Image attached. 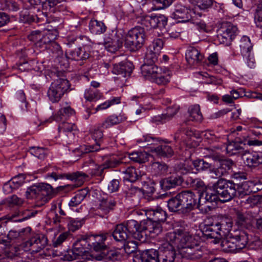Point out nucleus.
Here are the masks:
<instances>
[{
	"instance_id": "1",
	"label": "nucleus",
	"mask_w": 262,
	"mask_h": 262,
	"mask_svg": "<svg viewBox=\"0 0 262 262\" xmlns=\"http://www.w3.org/2000/svg\"><path fill=\"white\" fill-rule=\"evenodd\" d=\"M211 188L212 192H209L207 189L200 192L197 205L199 210L205 212L211 211L213 203L216 204L219 200L223 202L231 201L235 192L233 183L224 178H220L213 183Z\"/></svg>"
},
{
	"instance_id": "2",
	"label": "nucleus",
	"mask_w": 262,
	"mask_h": 262,
	"mask_svg": "<svg viewBox=\"0 0 262 262\" xmlns=\"http://www.w3.org/2000/svg\"><path fill=\"white\" fill-rule=\"evenodd\" d=\"M167 237L171 242L181 250L200 243L199 237L182 229L167 233Z\"/></svg>"
},
{
	"instance_id": "3",
	"label": "nucleus",
	"mask_w": 262,
	"mask_h": 262,
	"mask_svg": "<svg viewBox=\"0 0 262 262\" xmlns=\"http://www.w3.org/2000/svg\"><path fill=\"white\" fill-rule=\"evenodd\" d=\"M147 37V32L143 27H135L126 35L124 39V46L131 52L137 51L143 46Z\"/></svg>"
},
{
	"instance_id": "4",
	"label": "nucleus",
	"mask_w": 262,
	"mask_h": 262,
	"mask_svg": "<svg viewBox=\"0 0 262 262\" xmlns=\"http://www.w3.org/2000/svg\"><path fill=\"white\" fill-rule=\"evenodd\" d=\"M57 27H54L52 30H48L41 34L39 31H33L29 36V39L34 42V46L36 49L40 51L48 50L52 41L55 40L58 35Z\"/></svg>"
},
{
	"instance_id": "5",
	"label": "nucleus",
	"mask_w": 262,
	"mask_h": 262,
	"mask_svg": "<svg viewBox=\"0 0 262 262\" xmlns=\"http://www.w3.org/2000/svg\"><path fill=\"white\" fill-rule=\"evenodd\" d=\"M52 186L47 183H37L29 187L26 192L28 198H34L37 200L46 202L55 195Z\"/></svg>"
},
{
	"instance_id": "6",
	"label": "nucleus",
	"mask_w": 262,
	"mask_h": 262,
	"mask_svg": "<svg viewBox=\"0 0 262 262\" xmlns=\"http://www.w3.org/2000/svg\"><path fill=\"white\" fill-rule=\"evenodd\" d=\"M70 88V82L67 79L58 78L51 83L48 96L52 102H58Z\"/></svg>"
},
{
	"instance_id": "7",
	"label": "nucleus",
	"mask_w": 262,
	"mask_h": 262,
	"mask_svg": "<svg viewBox=\"0 0 262 262\" xmlns=\"http://www.w3.org/2000/svg\"><path fill=\"white\" fill-rule=\"evenodd\" d=\"M141 229L144 233V240H146L147 236L155 237L158 235L162 231V227L160 223L155 222L150 220V217L147 216L146 220L141 221Z\"/></svg>"
},
{
	"instance_id": "8",
	"label": "nucleus",
	"mask_w": 262,
	"mask_h": 262,
	"mask_svg": "<svg viewBox=\"0 0 262 262\" xmlns=\"http://www.w3.org/2000/svg\"><path fill=\"white\" fill-rule=\"evenodd\" d=\"M181 199L183 212H188L195 207L197 208L198 196L190 190L183 191L179 193Z\"/></svg>"
},
{
	"instance_id": "9",
	"label": "nucleus",
	"mask_w": 262,
	"mask_h": 262,
	"mask_svg": "<svg viewBox=\"0 0 262 262\" xmlns=\"http://www.w3.org/2000/svg\"><path fill=\"white\" fill-rule=\"evenodd\" d=\"M88 176L83 172L76 171L71 173H61L58 172H52L47 175V178H51L54 181L62 179H69L72 181L78 182L79 185L82 184Z\"/></svg>"
},
{
	"instance_id": "10",
	"label": "nucleus",
	"mask_w": 262,
	"mask_h": 262,
	"mask_svg": "<svg viewBox=\"0 0 262 262\" xmlns=\"http://www.w3.org/2000/svg\"><path fill=\"white\" fill-rule=\"evenodd\" d=\"M237 32V28L232 24L229 22H223L217 30L218 36L225 41L229 42L231 41L235 37ZM225 42V40H223Z\"/></svg>"
},
{
	"instance_id": "11",
	"label": "nucleus",
	"mask_w": 262,
	"mask_h": 262,
	"mask_svg": "<svg viewBox=\"0 0 262 262\" xmlns=\"http://www.w3.org/2000/svg\"><path fill=\"white\" fill-rule=\"evenodd\" d=\"M89 250V242H88L87 236L82 237L78 238L74 243L73 246L72 252L73 256L69 255L67 257L68 260H72L76 259L77 256L82 255L83 254L88 252Z\"/></svg>"
},
{
	"instance_id": "12",
	"label": "nucleus",
	"mask_w": 262,
	"mask_h": 262,
	"mask_svg": "<svg viewBox=\"0 0 262 262\" xmlns=\"http://www.w3.org/2000/svg\"><path fill=\"white\" fill-rule=\"evenodd\" d=\"M129 234L136 239L144 242V233L141 229V221L139 223L134 220L127 221L123 223Z\"/></svg>"
},
{
	"instance_id": "13",
	"label": "nucleus",
	"mask_w": 262,
	"mask_h": 262,
	"mask_svg": "<svg viewBox=\"0 0 262 262\" xmlns=\"http://www.w3.org/2000/svg\"><path fill=\"white\" fill-rule=\"evenodd\" d=\"M123 41L124 39L121 34H119L113 31L105 39L104 45L108 51L114 52L122 47Z\"/></svg>"
},
{
	"instance_id": "14",
	"label": "nucleus",
	"mask_w": 262,
	"mask_h": 262,
	"mask_svg": "<svg viewBox=\"0 0 262 262\" xmlns=\"http://www.w3.org/2000/svg\"><path fill=\"white\" fill-rule=\"evenodd\" d=\"M103 137V132L99 129H95L92 134V138L94 139L96 144L93 145L81 146L79 149H75L74 151L81 154H86L88 152H93L99 151L100 149V141Z\"/></svg>"
},
{
	"instance_id": "15",
	"label": "nucleus",
	"mask_w": 262,
	"mask_h": 262,
	"mask_svg": "<svg viewBox=\"0 0 262 262\" xmlns=\"http://www.w3.org/2000/svg\"><path fill=\"white\" fill-rule=\"evenodd\" d=\"M89 47L84 46L74 50L69 49L66 51V56L72 60H83L90 57Z\"/></svg>"
},
{
	"instance_id": "16",
	"label": "nucleus",
	"mask_w": 262,
	"mask_h": 262,
	"mask_svg": "<svg viewBox=\"0 0 262 262\" xmlns=\"http://www.w3.org/2000/svg\"><path fill=\"white\" fill-rule=\"evenodd\" d=\"M230 181L233 183L234 186L235 192L233 195V198L237 195V194H238L239 196L242 198L245 195L254 193V185L252 181H244L241 183H235L232 180H230Z\"/></svg>"
},
{
	"instance_id": "17",
	"label": "nucleus",
	"mask_w": 262,
	"mask_h": 262,
	"mask_svg": "<svg viewBox=\"0 0 262 262\" xmlns=\"http://www.w3.org/2000/svg\"><path fill=\"white\" fill-rule=\"evenodd\" d=\"M133 69V64L131 62L125 60L118 63L113 64L112 72L122 77L129 76Z\"/></svg>"
},
{
	"instance_id": "18",
	"label": "nucleus",
	"mask_w": 262,
	"mask_h": 262,
	"mask_svg": "<svg viewBox=\"0 0 262 262\" xmlns=\"http://www.w3.org/2000/svg\"><path fill=\"white\" fill-rule=\"evenodd\" d=\"M157 250L150 249L138 251L134 257L133 262H157Z\"/></svg>"
},
{
	"instance_id": "19",
	"label": "nucleus",
	"mask_w": 262,
	"mask_h": 262,
	"mask_svg": "<svg viewBox=\"0 0 262 262\" xmlns=\"http://www.w3.org/2000/svg\"><path fill=\"white\" fill-rule=\"evenodd\" d=\"M172 15L174 19L178 20V22H188L191 18V11L185 6L178 5Z\"/></svg>"
},
{
	"instance_id": "20",
	"label": "nucleus",
	"mask_w": 262,
	"mask_h": 262,
	"mask_svg": "<svg viewBox=\"0 0 262 262\" xmlns=\"http://www.w3.org/2000/svg\"><path fill=\"white\" fill-rule=\"evenodd\" d=\"M143 24L147 27H150L151 29L163 28L167 24V19L163 15L147 16L145 18Z\"/></svg>"
},
{
	"instance_id": "21",
	"label": "nucleus",
	"mask_w": 262,
	"mask_h": 262,
	"mask_svg": "<svg viewBox=\"0 0 262 262\" xmlns=\"http://www.w3.org/2000/svg\"><path fill=\"white\" fill-rule=\"evenodd\" d=\"M230 235L238 251L245 248L249 240V234L243 230L235 232L234 234L231 233Z\"/></svg>"
},
{
	"instance_id": "22",
	"label": "nucleus",
	"mask_w": 262,
	"mask_h": 262,
	"mask_svg": "<svg viewBox=\"0 0 262 262\" xmlns=\"http://www.w3.org/2000/svg\"><path fill=\"white\" fill-rule=\"evenodd\" d=\"M216 161L219 162V165L216 168L214 167V174L216 177H219L223 176L228 170H230L235 164L232 160L224 158L222 156L220 157V160H217Z\"/></svg>"
},
{
	"instance_id": "23",
	"label": "nucleus",
	"mask_w": 262,
	"mask_h": 262,
	"mask_svg": "<svg viewBox=\"0 0 262 262\" xmlns=\"http://www.w3.org/2000/svg\"><path fill=\"white\" fill-rule=\"evenodd\" d=\"M179 175H172L170 177L162 179L160 181V186L161 189L166 191L181 186Z\"/></svg>"
},
{
	"instance_id": "24",
	"label": "nucleus",
	"mask_w": 262,
	"mask_h": 262,
	"mask_svg": "<svg viewBox=\"0 0 262 262\" xmlns=\"http://www.w3.org/2000/svg\"><path fill=\"white\" fill-rule=\"evenodd\" d=\"M211 226L208 227L205 230H202V233L207 239H213L212 242L214 244L219 243L222 239V237L216 221Z\"/></svg>"
},
{
	"instance_id": "25",
	"label": "nucleus",
	"mask_w": 262,
	"mask_h": 262,
	"mask_svg": "<svg viewBox=\"0 0 262 262\" xmlns=\"http://www.w3.org/2000/svg\"><path fill=\"white\" fill-rule=\"evenodd\" d=\"M121 172L124 180L132 183L142 179L143 176L141 174L140 171L133 166L128 167Z\"/></svg>"
},
{
	"instance_id": "26",
	"label": "nucleus",
	"mask_w": 262,
	"mask_h": 262,
	"mask_svg": "<svg viewBox=\"0 0 262 262\" xmlns=\"http://www.w3.org/2000/svg\"><path fill=\"white\" fill-rule=\"evenodd\" d=\"M33 251L39 252L48 244L47 237L42 234H33L31 236Z\"/></svg>"
},
{
	"instance_id": "27",
	"label": "nucleus",
	"mask_w": 262,
	"mask_h": 262,
	"mask_svg": "<svg viewBox=\"0 0 262 262\" xmlns=\"http://www.w3.org/2000/svg\"><path fill=\"white\" fill-rule=\"evenodd\" d=\"M141 70L144 77L154 79L159 76L162 70L156 64L143 63L141 67Z\"/></svg>"
},
{
	"instance_id": "28",
	"label": "nucleus",
	"mask_w": 262,
	"mask_h": 262,
	"mask_svg": "<svg viewBox=\"0 0 262 262\" xmlns=\"http://www.w3.org/2000/svg\"><path fill=\"white\" fill-rule=\"evenodd\" d=\"M190 161L196 173L208 171L210 173H214V166L211 163L205 161L203 159H197L190 160Z\"/></svg>"
},
{
	"instance_id": "29",
	"label": "nucleus",
	"mask_w": 262,
	"mask_h": 262,
	"mask_svg": "<svg viewBox=\"0 0 262 262\" xmlns=\"http://www.w3.org/2000/svg\"><path fill=\"white\" fill-rule=\"evenodd\" d=\"M160 249L162 250L163 257L165 262H174L176 251L173 246L168 242L163 243Z\"/></svg>"
},
{
	"instance_id": "30",
	"label": "nucleus",
	"mask_w": 262,
	"mask_h": 262,
	"mask_svg": "<svg viewBox=\"0 0 262 262\" xmlns=\"http://www.w3.org/2000/svg\"><path fill=\"white\" fill-rule=\"evenodd\" d=\"M112 235L115 240L121 243L128 239L130 236L124 223L116 225Z\"/></svg>"
},
{
	"instance_id": "31",
	"label": "nucleus",
	"mask_w": 262,
	"mask_h": 262,
	"mask_svg": "<svg viewBox=\"0 0 262 262\" xmlns=\"http://www.w3.org/2000/svg\"><path fill=\"white\" fill-rule=\"evenodd\" d=\"M64 1V0H29V2L31 4L33 5H37L41 4L43 10L54 12L57 4Z\"/></svg>"
},
{
	"instance_id": "32",
	"label": "nucleus",
	"mask_w": 262,
	"mask_h": 262,
	"mask_svg": "<svg viewBox=\"0 0 262 262\" xmlns=\"http://www.w3.org/2000/svg\"><path fill=\"white\" fill-rule=\"evenodd\" d=\"M120 258V253L116 249L107 248L97 256L98 260H118Z\"/></svg>"
},
{
	"instance_id": "33",
	"label": "nucleus",
	"mask_w": 262,
	"mask_h": 262,
	"mask_svg": "<svg viewBox=\"0 0 262 262\" xmlns=\"http://www.w3.org/2000/svg\"><path fill=\"white\" fill-rule=\"evenodd\" d=\"M116 204V201L111 197L103 198L100 201L97 210L98 212L102 211L103 215L107 214L114 210Z\"/></svg>"
},
{
	"instance_id": "34",
	"label": "nucleus",
	"mask_w": 262,
	"mask_h": 262,
	"mask_svg": "<svg viewBox=\"0 0 262 262\" xmlns=\"http://www.w3.org/2000/svg\"><path fill=\"white\" fill-rule=\"evenodd\" d=\"M203 56L195 48H191L186 53V59L190 66L199 64L202 60Z\"/></svg>"
},
{
	"instance_id": "35",
	"label": "nucleus",
	"mask_w": 262,
	"mask_h": 262,
	"mask_svg": "<svg viewBox=\"0 0 262 262\" xmlns=\"http://www.w3.org/2000/svg\"><path fill=\"white\" fill-rule=\"evenodd\" d=\"M254 219H251L247 215L238 212L236 213V224L239 227L247 229H251L253 227Z\"/></svg>"
},
{
	"instance_id": "36",
	"label": "nucleus",
	"mask_w": 262,
	"mask_h": 262,
	"mask_svg": "<svg viewBox=\"0 0 262 262\" xmlns=\"http://www.w3.org/2000/svg\"><path fill=\"white\" fill-rule=\"evenodd\" d=\"M24 18V22L28 24H31L34 21H36V23H40V25L53 23L48 21L47 12H39V13L35 16L28 15L25 16Z\"/></svg>"
},
{
	"instance_id": "37",
	"label": "nucleus",
	"mask_w": 262,
	"mask_h": 262,
	"mask_svg": "<svg viewBox=\"0 0 262 262\" xmlns=\"http://www.w3.org/2000/svg\"><path fill=\"white\" fill-rule=\"evenodd\" d=\"M221 232L222 239L229 232L232 227V222L228 218L217 217L216 221Z\"/></svg>"
},
{
	"instance_id": "38",
	"label": "nucleus",
	"mask_w": 262,
	"mask_h": 262,
	"mask_svg": "<svg viewBox=\"0 0 262 262\" xmlns=\"http://www.w3.org/2000/svg\"><path fill=\"white\" fill-rule=\"evenodd\" d=\"M146 215L150 217V220L161 224L164 222L167 217V214L161 208L156 210H149L146 212Z\"/></svg>"
},
{
	"instance_id": "39",
	"label": "nucleus",
	"mask_w": 262,
	"mask_h": 262,
	"mask_svg": "<svg viewBox=\"0 0 262 262\" xmlns=\"http://www.w3.org/2000/svg\"><path fill=\"white\" fill-rule=\"evenodd\" d=\"M182 252L186 254V256L192 259H198L202 256V251L200 249V243L196 246L188 247L182 250Z\"/></svg>"
},
{
	"instance_id": "40",
	"label": "nucleus",
	"mask_w": 262,
	"mask_h": 262,
	"mask_svg": "<svg viewBox=\"0 0 262 262\" xmlns=\"http://www.w3.org/2000/svg\"><path fill=\"white\" fill-rule=\"evenodd\" d=\"M89 192L88 188H85L78 190L74 196L70 200L69 205L70 207H76L84 199Z\"/></svg>"
},
{
	"instance_id": "41",
	"label": "nucleus",
	"mask_w": 262,
	"mask_h": 262,
	"mask_svg": "<svg viewBox=\"0 0 262 262\" xmlns=\"http://www.w3.org/2000/svg\"><path fill=\"white\" fill-rule=\"evenodd\" d=\"M246 162L249 167H256L262 164V152H254L248 155Z\"/></svg>"
},
{
	"instance_id": "42",
	"label": "nucleus",
	"mask_w": 262,
	"mask_h": 262,
	"mask_svg": "<svg viewBox=\"0 0 262 262\" xmlns=\"http://www.w3.org/2000/svg\"><path fill=\"white\" fill-rule=\"evenodd\" d=\"M154 151L158 156L163 158L171 157L174 154L171 147L167 144H162L154 148Z\"/></svg>"
},
{
	"instance_id": "43",
	"label": "nucleus",
	"mask_w": 262,
	"mask_h": 262,
	"mask_svg": "<svg viewBox=\"0 0 262 262\" xmlns=\"http://www.w3.org/2000/svg\"><path fill=\"white\" fill-rule=\"evenodd\" d=\"M167 202L169 211L174 212L181 211L183 212V208L179 193L175 196L171 198Z\"/></svg>"
},
{
	"instance_id": "44",
	"label": "nucleus",
	"mask_w": 262,
	"mask_h": 262,
	"mask_svg": "<svg viewBox=\"0 0 262 262\" xmlns=\"http://www.w3.org/2000/svg\"><path fill=\"white\" fill-rule=\"evenodd\" d=\"M89 29L92 33L100 34L106 31V27L103 22L91 20L89 23Z\"/></svg>"
},
{
	"instance_id": "45",
	"label": "nucleus",
	"mask_w": 262,
	"mask_h": 262,
	"mask_svg": "<svg viewBox=\"0 0 262 262\" xmlns=\"http://www.w3.org/2000/svg\"><path fill=\"white\" fill-rule=\"evenodd\" d=\"M229 234L227 237L222 239L221 246L222 250L226 252H237L238 251L234 243Z\"/></svg>"
},
{
	"instance_id": "46",
	"label": "nucleus",
	"mask_w": 262,
	"mask_h": 262,
	"mask_svg": "<svg viewBox=\"0 0 262 262\" xmlns=\"http://www.w3.org/2000/svg\"><path fill=\"white\" fill-rule=\"evenodd\" d=\"M31 228L30 227L23 228L18 231L15 230H11L7 235L6 237L11 242L18 237H22L24 235H28V234L31 233Z\"/></svg>"
},
{
	"instance_id": "47",
	"label": "nucleus",
	"mask_w": 262,
	"mask_h": 262,
	"mask_svg": "<svg viewBox=\"0 0 262 262\" xmlns=\"http://www.w3.org/2000/svg\"><path fill=\"white\" fill-rule=\"evenodd\" d=\"M152 172L155 176H162L166 173L168 166L164 162H155L151 164Z\"/></svg>"
},
{
	"instance_id": "48",
	"label": "nucleus",
	"mask_w": 262,
	"mask_h": 262,
	"mask_svg": "<svg viewBox=\"0 0 262 262\" xmlns=\"http://www.w3.org/2000/svg\"><path fill=\"white\" fill-rule=\"evenodd\" d=\"M123 121L121 116L112 115L108 117L102 124L100 127L103 128H109L113 125L120 123Z\"/></svg>"
},
{
	"instance_id": "49",
	"label": "nucleus",
	"mask_w": 262,
	"mask_h": 262,
	"mask_svg": "<svg viewBox=\"0 0 262 262\" xmlns=\"http://www.w3.org/2000/svg\"><path fill=\"white\" fill-rule=\"evenodd\" d=\"M188 112L189 113L191 120L197 122H201L203 119V115L200 111V107L199 105H194L189 108Z\"/></svg>"
},
{
	"instance_id": "50",
	"label": "nucleus",
	"mask_w": 262,
	"mask_h": 262,
	"mask_svg": "<svg viewBox=\"0 0 262 262\" xmlns=\"http://www.w3.org/2000/svg\"><path fill=\"white\" fill-rule=\"evenodd\" d=\"M124 250L126 253L129 254L136 252V255L138 254L137 251L138 244L134 241H130L128 239L122 242Z\"/></svg>"
},
{
	"instance_id": "51",
	"label": "nucleus",
	"mask_w": 262,
	"mask_h": 262,
	"mask_svg": "<svg viewBox=\"0 0 262 262\" xmlns=\"http://www.w3.org/2000/svg\"><path fill=\"white\" fill-rule=\"evenodd\" d=\"M84 96L86 100L92 101L100 99L102 97V94L98 90L90 88L86 90Z\"/></svg>"
},
{
	"instance_id": "52",
	"label": "nucleus",
	"mask_w": 262,
	"mask_h": 262,
	"mask_svg": "<svg viewBox=\"0 0 262 262\" xmlns=\"http://www.w3.org/2000/svg\"><path fill=\"white\" fill-rule=\"evenodd\" d=\"M159 55L160 54L150 49L146 53L144 63L155 64L158 61V57Z\"/></svg>"
},
{
	"instance_id": "53",
	"label": "nucleus",
	"mask_w": 262,
	"mask_h": 262,
	"mask_svg": "<svg viewBox=\"0 0 262 262\" xmlns=\"http://www.w3.org/2000/svg\"><path fill=\"white\" fill-rule=\"evenodd\" d=\"M46 148L39 146L29 147V151L34 156L40 159H43L46 155Z\"/></svg>"
},
{
	"instance_id": "54",
	"label": "nucleus",
	"mask_w": 262,
	"mask_h": 262,
	"mask_svg": "<svg viewBox=\"0 0 262 262\" xmlns=\"http://www.w3.org/2000/svg\"><path fill=\"white\" fill-rule=\"evenodd\" d=\"M145 155V153L142 152H133L129 154V158L134 162L143 163L145 162L146 159Z\"/></svg>"
},
{
	"instance_id": "55",
	"label": "nucleus",
	"mask_w": 262,
	"mask_h": 262,
	"mask_svg": "<svg viewBox=\"0 0 262 262\" xmlns=\"http://www.w3.org/2000/svg\"><path fill=\"white\" fill-rule=\"evenodd\" d=\"M109 234L106 233L100 235H90L87 236L89 245H90L92 243H104V242L107 238V236Z\"/></svg>"
},
{
	"instance_id": "56",
	"label": "nucleus",
	"mask_w": 262,
	"mask_h": 262,
	"mask_svg": "<svg viewBox=\"0 0 262 262\" xmlns=\"http://www.w3.org/2000/svg\"><path fill=\"white\" fill-rule=\"evenodd\" d=\"M69 58L63 54L59 56L56 57V62L58 63V68L61 69L62 70L67 69L69 67Z\"/></svg>"
},
{
	"instance_id": "57",
	"label": "nucleus",
	"mask_w": 262,
	"mask_h": 262,
	"mask_svg": "<svg viewBox=\"0 0 262 262\" xmlns=\"http://www.w3.org/2000/svg\"><path fill=\"white\" fill-rule=\"evenodd\" d=\"M47 50L49 51V53L54 54L55 57L63 54L60 46L55 40L52 41V42L50 44V47H48Z\"/></svg>"
},
{
	"instance_id": "58",
	"label": "nucleus",
	"mask_w": 262,
	"mask_h": 262,
	"mask_svg": "<svg viewBox=\"0 0 262 262\" xmlns=\"http://www.w3.org/2000/svg\"><path fill=\"white\" fill-rule=\"evenodd\" d=\"M177 168L180 173L183 175L192 172L193 170V168L189 164V161H185L184 163H180L178 165Z\"/></svg>"
},
{
	"instance_id": "59",
	"label": "nucleus",
	"mask_w": 262,
	"mask_h": 262,
	"mask_svg": "<svg viewBox=\"0 0 262 262\" xmlns=\"http://www.w3.org/2000/svg\"><path fill=\"white\" fill-rule=\"evenodd\" d=\"M191 2L202 10L206 9L212 5V0H191Z\"/></svg>"
},
{
	"instance_id": "60",
	"label": "nucleus",
	"mask_w": 262,
	"mask_h": 262,
	"mask_svg": "<svg viewBox=\"0 0 262 262\" xmlns=\"http://www.w3.org/2000/svg\"><path fill=\"white\" fill-rule=\"evenodd\" d=\"M104 166L103 163L100 165L95 164V166L91 167V168L88 170V172L92 176H101L103 174L104 170L105 169V166Z\"/></svg>"
},
{
	"instance_id": "61",
	"label": "nucleus",
	"mask_w": 262,
	"mask_h": 262,
	"mask_svg": "<svg viewBox=\"0 0 262 262\" xmlns=\"http://www.w3.org/2000/svg\"><path fill=\"white\" fill-rule=\"evenodd\" d=\"M122 163H123V162L119 159L114 157H111L106 160V161L103 163V164L105 169H107L110 168L116 167Z\"/></svg>"
},
{
	"instance_id": "62",
	"label": "nucleus",
	"mask_w": 262,
	"mask_h": 262,
	"mask_svg": "<svg viewBox=\"0 0 262 262\" xmlns=\"http://www.w3.org/2000/svg\"><path fill=\"white\" fill-rule=\"evenodd\" d=\"M254 19L257 27L262 29V1L257 6Z\"/></svg>"
},
{
	"instance_id": "63",
	"label": "nucleus",
	"mask_w": 262,
	"mask_h": 262,
	"mask_svg": "<svg viewBox=\"0 0 262 262\" xmlns=\"http://www.w3.org/2000/svg\"><path fill=\"white\" fill-rule=\"evenodd\" d=\"M181 186L184 187L190 188L195 182V179L188 176H180Z\"/></svg>"
},
{
	"instance_id": "64",
	"label": "nucleus",
	"mask_w": 262,
	"mask_h": 262,
	"mask_svg": "<svg viewBox=\"0 0 262 262\" xmlns=\"http://www.w3.org/2000/svg\"><path fill=\"white\" fill-rule=\"evenodd\" d=\"M174 0H152L156 9H164L170 6Z\"/></svg>"
}]
</instances>
